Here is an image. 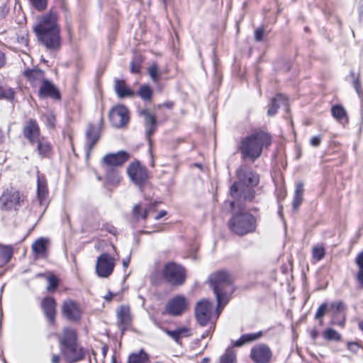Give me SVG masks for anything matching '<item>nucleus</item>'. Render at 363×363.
Wrapping results in <instances>:
<instances>
[{
    "label": "nucleus",
    "mask_w": 363,
    "mask_h": 363,
    "mask_svg": "<svg viewBox=\"0 0 363 363\" xmlns=\"http://www.w3.org/2000/svg\"><path fill=\"white\" fill-rule=\"evenodd\" d=\"M323 337L328 341H340L341 335L335 330L333 328H328L323 333Z\"/></svg>",
    "instance_id": "39"
},
{
    "label": "nucleus",
    "mask_w": 363,
    "mask_h": 363,
    "mask_svg": "<svg viewBox=\"0 0 363 363\" xmlns=\"http://www.w3.org/2000/svg\"><path fill=\"white\" fill-rule=\"evenodd\" d=\"M39 43L46 50L56 52L61 47L60 29L57 14L52 11L43 15L33 27Z\"/></svg>",
    "instance_id": "1"
},
{
    "label": "nucleus",
    "mask_w": 363,
    "mask_h": 363,
    "mask_svg": "<svg viewBox=\"0 0 363 363\" xmlns=\"http://www.w3.org/2000/svg\"><path fill=\"white\" fill-rule=\"evenodd\" d=\"M148 73L150 76V78L154 82H157L159 80V77L160 73L158 69V67L156 63H152L148 68Z\"/></svg>",
    "instance_id": "43"
},
{
    "label": "nucleus",
    "mask_w": 363,
    "mask_h": 363,
    "mask_svg": "<svg viewBox=\"0 0 363 363\" xmlns=\"http://www.w3.org/2000/svg\"><path fill=\"white\" fill-rule=\"evenodd\" d=\"M52 363H59L60 362V356L57 354H53L51 359Z\"/></svg>",
    "instance_id": "59"
},
{
    "label": "nucleus",
    "mask_w": 363,
    "mask_h": 363,
    "mask_svg": "<svg viewBox=\"0 0 363 363\" xmlns=\"http://www.w3.org/2000/svg\"><path fill=\"white\" fill-rule=\"evenodd\" d=\"M15 92L11 88L0 87V99L11 100L14 98Z\"/></svg>",
    "instance_id": "42"
},
{
    "label": "nucleus",
    "mask_w": 363,
    "mask_h": 363,
    "mask_svg": "<svg viewBox=\"0 0 363 363\" xmlns=\"http://www.w3.org/2000/svg\"><path fill=\"white\" fill-rule=\"evenodd\" d=\"M208 359L207 358H203V360H202V363H208Z\"/></svg>",
    "instance_id": "63"
},
{
    "label": "nucleus",
    "mask_w": 363,
    "mask_h": 363,
    "mask_svg": "<svg viewBox=\"0 0 363 363\" xmlns=\"http://www.w3.org/2000/svg\"><path fill=\"white\" fill-rule=\"evenodd\" d=\"M114 90L117 96L121 99L135 96V92L126 86L123 79H115Z\"/></svg>",
    "instance_id": "27"
},
{
    "label": "nucleus",
    "mask_w": 363,
    "mask_h": 363,
    "mask_svg": "<svg viewBox=\"0 0 363 363\" xmlns=\"http://www.w3.org/2000/svg\"><path fill=\"white\" fill-rule=\"evenodd\" d=\"M157 206L156 203H149L147 205L136 204L133 208V216L135 220H146L149 213L152 211H155Z\"/></svg>",
    "instance_id": "23"
},
{
    "label": "nucleus",
    "mask_w": 363,
    "mask_h": 363,
    "mask_svg": "<svg viewBox=\"0 0 363 363\" xmlns=\"http://www.w3.org/2000/svg\"><path fill=\"white\" fill-rule=\"evenodd\" d=\"M41 308L50 323H55L56 313V302L55 299L50 296L45 297L41 302Z\"/></svg>",
    "instance_id": "19"
},
{
    "label": "nucleus",
    "mask_w": 363,
    "mask_h": 363,
    "mask_svg": "<svg viewBox=\"0 0 363 363\" xmlns=\"http://www.w3.org/2000/svg\"><path fill=\"white\" fill-rule=\"evenodd\" d=\"M236 352L231 347L227 348L225 353L219 359V363H236Z\"/></svg>",
    "instance_id": "37"
},
{
    "label": "nucleus",
    "mask_w": 363,
    "mask_h": 363,
    "mask_svg": "<svg viewBox=\"0 0 363 363\" xmlns=\"http://www.w3.org/2000/svg\"><path fill=\"white\" fill-rule=\"evenodd\" d=\"M129 262H130L129 258H128V259H124V260L123 261V267H124L125 268L128 267V264H129Z\"/></svg>",
    "instance_id": "60"
},
{
    "label": "nucleus",
    "mask_w": 363,
    "mask_h": 363,
    "mask_svg": "<svg viewBox=\"0 0 363 363\" xmlns=\"http://www.w3.org/2000/svg\"><path fill=\"white\" fill-rule=\"evenodd\" d=\"M356 279H357L358 283L359 284V286L362 288H363V270L357 271V273L356 275Z\"/></svg>",
    "instance_id": "52"
},
{
    "label": "nucleus",
    "mask_w": 363,
    "mask_h": 363,
    "mask_svg": "<svg viewBox=\"0 0 363 363\" xmlns=\"http://www.w3.org/2000/svg\"><path fill=\"white\" fill-rule=\"evenodd\" d=\"M109 119L113 126L122 128L129 122V111L126 106L118 105L109 113Z\"/></svg>",
    "instance_id": "11"
},
{
    "label": "nucleus",
    "mask_w": 363,
    "mask_h": 363,
    "mask_svg": "<svg viewBox=\"0 0 363 363\" xmlns=\"http://www.w3.org/2000/svg\"><path fill=\"white\" fill-rule=\"evenodd\" d=\"M286 104V97L283 94H277L276 96L272 99L271 105L268 110V115L270 116H273L276 114L278 108L280 104Z\"/></svg>",
    "instance_id": "32"
},
{
    "label": "nucleus",
    "mask_w": 363,
    "mask_h": 363,
    "mask_svg": "<svg viewBox=\"0 0 363 363\" xmlns=\"http://www.w3.org/2000/svg\"><path fill=\"white\" fill-rule=\"evenodd\" d=\"M37 195L40 206L47 205L48 189L45 177L43 175H38Z\"/></svg>",
    "instance_id": "24"
},
{
    "label": "nucleus",
    "mask_w": 363,
    "mask_h": 363,
    "mask_svg": "<svg viewBox=\"0 0 363 363\" xmlns=\"http://www.w3.org/2000/svg\"><path fill=\"white\" fill-rule=\"evenodd\" d=\"M194 311L195 317L199 324L201 326L206 325L211 319L213 311L212 303L206 299L201 300L197 302Z\"/></svg>",
    "instance_id": "10"
},
{
    "label": "nucleus",
    "mask_w": 363,
    "mask_h": 363,
    "mask_svg": "<svg viewBox=\"0 0 363 363\" xmlns=\"http://www.w3.org/2000/svg\"><path fill=\"white\" fill-rule=\"evenodd\" d=\"M359 345L358 344L355 343V342H349L347 344V348L348 350L352 351V352H357V350H359Z\"/></svg>",
    "instance_id": "53"
},
{
    "label": "nucleus",
    "mask_w": 363,
    "mask_h": 363,
    "mask_svg": "<svg viewBox=\"0 0 363 363\" xmlns=\"http://www.w3.org/2000/svg\"><path fill=\"white\" fill-rule=\"evenodd\" d=\"M311 338L315 340L318 336V333L315 329H313L310 333Z\"/></svg>",
    "instance_id": "58"
},
{
    "label": "nucleus",
    "mask_w": 363,
    "mask_h": 363,
    "mask_svg": "<svg viewBox=\"0 0 363 363\" xmlns=\"http://www.w3.org/2000/svg\"><path fill=\"white\" fill-rule=\"evenodd\" d=\"M162 276L171 285L181 286L186 281V270L182 265L169 262L164 264Z\"/></svg>",
    "instance_id": "6"
},
{
    "label": "nucleus",
    "mask_w": 363,
    "mask_h": 363,
    "mask_svg": "<svg viewBox=\"0 0 363 363\" xmlns=\"http://www.w3.org/2000/svg\"><path fill=\"white\" fill-rule=\"evenodd\" d=\"M76 331L71 328H65L60 337V349L77 343Z\"/></svg>",
    "instance_id": "26"
},
{
    "label": "nucleus",
    "mask_w": 363,
    "mask_h": 363,
    "mask_svg": "<svg viewBox=\"0 0 363 363\" xmlns=\"http://www.w3.org/2000/svg\"><path fill=\"white\" fill-rule=\"evenodd\" d=\"M35 143H37L38 152L40 157H49L52 151V147L48 141L43 138H40L35 141Z\"/></svg>",
    "instance_id": "34"
},
{
    "label": "nucleus",
    "mask_w": 363,
    "mask_h": 363,
    "mask_svg": "<svg viewBox=\"0 0 363 363\" xmlns=\"http://www.w3.org/2000/svg\"><path fill=\"white\" fill-rule=\"evenodd\" d=\"M272 356L271 349L264 344L256 345L250 351V357L254 363H269Z\"/></svg>",
    "instance_id": "13"
},
{
    "label": "nucleus",
    "mask_w": 363,
    "mask_h": 363,
    "mask_svg": "<svg viewBox=\"0 0 363 363\" xmlns=\"http://www.w3.org/2000/svg\"><path fill=\"white\" fill-rule=\"evenodd\" d=\"M328 305L326 303H322L318 308L315 318V319H320L322 318L324 315L325 314V312L327 311Z\"/></svg>",
    "instance_id": "46"
},
{
    "label": "nucleus",
    "mask_w": 363,
    "mask_h": 363,
    "mask_svg": "<svg viewBox=\"0 0 363 363\" xmlns=\"http://www.w3.org/2000/svg\"><path fill=\"white\" fill-rule=\"evenodd\" d=\"M100 138L99 130L94 125L89 124L86 131V150L89 156Z\"/></svg>",
    "instance_id": "22"
},
{
    "label": "nucleus",
    "mask_w": 363,
    "mask_h": 363,
    "mask_svg": "<svg viewBox=\"0 0 363 363\" xmlns=\"http://www.w3.org/2000/svg\"><path fill=\"white\" fill-rule=\"evenodd\" d=\"M313 258L317 261L323 259L325 257V249L322 245H315L312 249Z\"/></svg>",
    "instance_id": "40"
},
{
    "label": "nucleus",
    "mask_w": 363,
    "mask_h": 363,
    "mask_svg": "<svg viewBox=\"0 0 363 363\" xmlns=\"http://www.w3.org/2000/svg\"><path fill=\"white\" fill-rule=\"evenodd\" d=\"M38 95L41 98L50 97L54 99H60V94L56 86L49 80L45 79L40 84Z\"/></svg>",
    "instance_id": "20"
},
{
    "label": "nucleus",
    "mask_w": 363,
    "mask_h": 363,
    "mask_svg": "<svg viewBox=\"0 0 363 363\" xmlns=\"http://www.w3.org/2000/svg\"><path fill=\"white\" fill-rule=\"evenodd\" d=\"M138 115L144 117L145 126L146 128V137L150 140L151 135L155 131L157 120L155 115L150 113L146 108L140 109Z\"/></svg>",
    "instance_id": "16"
},
{
    "label": "nucleus",
    "mask_w": 363,
    "mask_h": 363,
    "mask_svg": "<svg viewBox=\"0 0 363 363\" xmlns=\"http://www.w3.org/2000/svg\"><path fill=\"white\" fill-rule=\"evenodd\" d=\"M127 173L130 180L142 191L149 179V173L146 167L141 164L139 161H135L128 165Z\"/></svg>",
    "instance_id": "7"
},
{
    "label": "nucleus",
    "mask_w": 363,
    "mask_h": 363,
    "mask_svg": "<svg viewBox=\"0 0 363 363\" xmlns=\"http://www.w3.org/2000/svg\"><path fill=\"white\" fill-rule=\"evenodd\" d=\"M321 142V137L320 135L313 136L310 140V144L313 147H318Z\"/></svg>",
    "instance_id": "51"
},
{
    "label": "nucleus",
    "mask_w": 363,
    "mask_h": 363,
    "mask_svg": "<svg viewBox=\"0 0 363 363\" xmlns=\"http://www.w3.org/2000/svg\"><path fill=\"white\" fill-rule=\"evenodd\" d=\"M164 332L172 338L177 344L181 345L182 337H186L191 335L190 329L186 327L179 328L174 330H170L168 329H164Z\"/></svg>",
    "instance_id": "28"
},
{
    "label": "nucleus",
    "mask_w": 363,
    "mask_h": 363,
    "mask_svg": "<svg viewBox=\"0 0 363 363\" xmlns=\"http://www.w3.org/2000/svg\"><path fill=\"white\" fill-rule=\"evenodd\" d=\"M48 285L47 286V290L48 291H53L58 286L59 281L58 279L54 276L51 275L48 277Z\"/></svg>",
    "instance_id": "44"
},
{
    "label": "nucleus",
    "mask_w": 363,
    "mask_h": 363,
    "mask_svg": "<svg viewBox=\"0 0 363 363\" xmlns=\"http://www.w3.org/2000/svg\"><path fill=\"white\" fill-rule=\"evenodd\" d=\"M13 248L11 245H0V267L6 264L11 259Z\"/></svg>",
    "instance_id": "31"
},
{
    "label": "nucleus",
    "mask_w": 363,
    "mask_h": 363,
    "mask_svg": "<svg viewBox=\"0 0 363 363\" xmlns=\"http://www.w3.org/2000/svg\"><path fill=\"white\" fill-rule=\"evenodd\" d=\"M61 352L65 359L70 363L79 362L83 359L85 356L84 350L79 346L77 343L62 347Z\"/></svg>",
    "instance_id": "14"
},
{
    "label": "nucleus",
    "mask_w": 363,
    "mask_h": 363,
    "mask_svg": "<svg viewBox=\"0 0 363 363\" xmlns=\"http://www.w3.org/2000/svg\"><path fill=\"white\" fill-rule=\"evenodd\" d=\"M264 29L262 28H258L255 32V38L257 41H262L264 38Z\"/></svg>",
    "instance_id": "50"
},
{
    "label": "nucleus",
    "mask_w": 363,
    "mask_h": 363,
    "mask_svg": "<svg viewBox=\"0 0 363 363\" xmlns=\"http://www.w3.org/2000/svg\"><path fill=\"white\" fill-rule=\"evenodd\" d=\"M47 242L48 240L44 238H38L33 242L31 249L35 258L42 257L45 255Z\"/></svg>",
    "instance_id": "29"
},
{
    "label": "nucleus",
    "mask_w": 363,
    "mask_h": 363,
    "mask_svg": "<svg viewBox=\"0 0 363 363\" xmlns=\"http://www.w3.org/2000/svg\"><path fill=\"white\" fill-rule=\"evenodd\" d=\"M355 263L358 267V270H363V251L356 257Z\"/></svg>",
    "instance_id": "49"
},
{
    "label": "nucleus",
    "mask_w": 363,
    "mask_h": 363,
    "mask_svg": "<svg viewBox=\"0 0 363 363\" xmlns=\"http://www.w3.org/2000/svg\"><path fill=\"white\" fill-rule=\"evenodd\" d=\"M107 351H108L107 346H104L102 347V352H103L104 356H106Z\"/></svg>",
    "instance_id": "61"
},
{
    "label": "nucleus",
    "mask_w": 363,
    "mask_h": 363,
    "mask_svg": "<svg viewBox=\"0 0 363 363\" xmlns=\"http://www.w3.org/2000/svg\"><path fill=\"white\" fill-rule=\"evenodd\" d=\"M167 211L164 210L160 211L155 217V220H157L166 216Z\"/></svg>",
    "instance_id": "56"
},
{
    "label": "nucleus",
    "mask_w": 363,
    "mask_h": 363,
    "mask_svg": "<svg viewBox=\"0 0 363 363\" xmlns=\"http://www.w3.org/2000/svg\"><path fill=\"white\" fill-rule=\"evenodd\" d=\"M62 313L69 320L77 321L81 318L82 312L75 302L68 300L63 303Z\"/></svg>",
    "instance_id": "15"
},
{
    "label": "nucleus",
    "mask_w": 363,
    "mask_h": 363,
    "mask_svg": "<svg viewBox=\"0 0 363 363\" xmlns=\"http://www.w3.org/2000/svg\"><path fill=\"white\" fill-rule=\"evenodd\" d=\"M6 63L5 55L3 52L0 51V68L4 66Z\"/></svg>",
    "instance_id": "55"
},
{
    "label": "nucleus",
    "mask_w": 363,
    "mask_h": 363,
    "mask_svg": "<svg viewBox=\"0 0 363 363\" xmlns=\"http://www.w3.org/2000/svg\"><path fill=\"white\" fill-rule=\"evenodd\" d=\"M187 304V301L184 296L177 295L167 301L165 309L169 315L179 316L186 310Z\"/></svg>",
    "instance_id": "12"
},
{
    "label": "nucleus",
    "mask_w": 363,
    "mask_h": 363,
    "mask_svg": "<svg viewBox=\"0 0 363 363\" xmlns=\"http://www.w3.org/2000/svg\"><path fill=\"white\" fill-rule=\"evenodd\" d=\"M23 74L33 86L41 84L46 79L44 71L40 69H27L23 72Z\"/></svg>",
    "instance_id": "25"
},
{
    "label": "nucleus",
    "mask_w": 363,
    "mask_h": 363,
    "mask_svg": "<svg viewBox=\"0 0 363 363\" xmlns=\"http://www.w3.org/2000/svg\"><path fill=\"white\" fill-rule=\"evenodd\" d=\"M209 283L216 296L218 308L224 307L228 302V290L231 289L232 275L225 270H219L209 277Z\"/></svg>",
    "instance_id": "5"
},
{
    "label": "nucleus",
    "mask_w": 363,
    "mask_h": 363,
    "mask_svg": "<svg viewBox=\"0 0 363 363\" xmlns=\"http://www.w3.org/2000/svg\"><path fill=\"white\" fill-rule=\"evenodd\" d=\"M116 315L118 328L123 332L131 322L130 308L127 306H121L116 311Z\"/></svg>",
    "instance_id": "21"
},
{
    "label": "nucleus",
    "mask_w": 363,
    "mask_h": 363,
    "mask_svg": "<svg viewBox=\"0 0 363 363\" xmlns=\"http://www.w3.org/2000/svg\"><path fill=\"white\" fill-rule=\"evenodd\" d=\"M32 6L38 11H44L48 6L47 0H29Z\"/></svg>",
    "instance_id": "45"
},
{
    "label": "nucleus",
    "mask_w": 363,
    "mask_h": 363,
    "mask_svg": "<svg viewBox=\"0 0 363 363\" xmlns=\"http://www.w3.org/2000/svg\"><path fill=\"white\" fill-rule=\"evenodd\" d=\"M116 294H113L112 292L109 291L105 296H104V299L107 301H111V299L113 298V296H115Z\"/></svg>",
    "instance_id": "57"
},
{
    "label": "nucleus",
    "mask_w": 363,
    "mask_h": 363,
    "mask_svg": "<svg viewBox=\"0 0 363 363\" xmlns=\"http://www.w3.org/2000/svg\"><path fill=\"white\" fill-rule=\"evenodd\" d=\"M195 166L199 167V168H201V164H199V163H196L195 164Z\"/></svg>",
    "instance_id": "64"
},
{
    "label": "nucleus",
    "mask_w": 363,
    "mask_h": 363,
    "mask_svg": "<svg viewBox=\"0 0 363 363\" xmlns=\"http://www.w3.org/2000/svg\"><path fill=\"white\" fill-rule=\"evenodd\" d=\"M331 308L336 312H339L345 308V304L342 301H339L331 303Z\"/></svg>",
    "instance_id": "48"
},
{
    "label": "nucleus",
    "mask_w": 363,
    "mask_h": 363,
    "mask_svg": "<svg viewBox=\"0 0 363 363\" xmlns=\"http://www.w3.org/2000/svg\"><path fill=\"white\" fill-rule=\"evenodd\" d=\"M272 142L270 135L262 130L255 131L241 139L238 150L242 160L254 162L258 159L264 148H267Z\"/></svg>",
    "instance_id": "3"
},
{
    "label": "nucleus",
    "mask_w": 363,
    "mask_h": 363,
    "mask_svg": "<svg viewBox=\"0 0 363 363\" xmlns=\"http://www.w3.org/2000/svg\"><path fill=\"white\" fill-rule=\"evenodd\" d=\"M332 116L339 122H347V111L341 105H334L331 107Z\"/></svg>",
    "instance_id": "33"
},
{
    "label": "nucleus",
    "mask_w": 363,
    "mask_h": 363,
    "mask_svg": "<svg viewBox=\"0 0 363 363\" xmlns=\"http://www.w3.org/2000/svg\"><path fill=\"white\" fill-rule=\"evenodd\" d=\"M114 267V259L108 253H103L97 258L96 273L99 277L107 278L112 274Z\"/></svg>",
    "instance_id": "9"
},
{
    "label": "nucleus",
    "mask_w": 363,
    "mask_h": 363,
    "mask_svg": "<svg viewBox=\"0 0 363 363\" xmlns=\"http://www.w3.org/2000/svg\"><path fill=\"white\" fill-rule=\"evenodd\" d=\"M303 184L298 183L296 186L294 201H293V208L297 210L303 201Z\"/></svg>",
    "instance_id": "36"
},
{
    "label": "nucleus",
    "mask_w": 363,
    "mask_h": 363,
    "mask_svg": "<svg viewBox=\"0 0 363 363\" xmlns=\"http://www.w3.org/2000/svg\"><path fill=\"white\" fill-rule=\"evenodd\" d=\"M130 158V154L125 151L107 154L103 158V162L109 166H121Z\"/></svg>",
    "instance_id": "17"
},
{
    "label": "nucleus",
    "mask_w": 363,
    "mask_h": 363,
    "mask_svg": "<svg viewBox=\"0 0 363 363\" xmlns=\"http://www.w3.org/2000/svg\"><path fill=\"white\" fill-rule=\"evenodd\" d=\"M242 201L238 202L235 200L225 201V205L229 206L230 210L235 208L237 204L239 211L235 213L232 218L228 220V227L230 230L238 236H244L252 233L257 228V219L252 213L244 211Z\"/></svg>",
    "instance_id": "4"
},
{
    "label": "nucleus",
    "mask_w": 363,
    "mask_h": 363,
    "mask_svg": "<svg viewBox=\"0 0 363 363\" xmlns=\"http://www.w3.org/2000/svg\"><path fill=\"white\" fill-rule=\"evenodd\" d=\"M238 182H235L230 188V196L238 202L252 201L255 197L254 187L259 182V176L255 172L245 167L236 170Z\"/></svg>",
    "instance_id": "2"
},
{
    "label": "nucleus",
    "mask_w": 363,
    "mask_h": 363,
    "mask_svg": "<svg viewBox=\"0 0 363 363\" xmlns=\"http://www.w3.org/2000/svg\"><path fill=\"white\" fill-rule=\"evenodd\" d=\"M3 138H4L3 133H2V131L0 130V142L2 140Z\"/></svg>",
    "instance_id": "62"
},
{
    "label": "nucleus",
    "mask_w": 363,
    "mask_h": 363,
    "mask_svg": "<svg viewBox=\"0 0 363 363\" xmlns=\"http://www.w3.org/2000/svg\"><path fill=\"white\" fill-rule=\"evenodd\" d=\"M353 86L359 97H363V91L361 89V83L358 79H354Z\"/></svg>",
    "instance_id": "47"
},
{
    "label": "nucleus",
    "mask_w": 363,
    "mask_h": 363,
    "mask_svg": "<svg viewBox=\"0 0 363 363\" xmlns=\"http://www.w3.org/2000/svg\"><path fill=\"white\" fill-rule=\"evenodd\" d=\"M23 135L31 144L40 139V128L34 119H30L23 128Z\"/></svg>",
    "instance_id": "18"
},
{
    "label": "nucleus",
    "mask_w": 363,
    "mask_h": 363,
    "mask_svg": "<svg viewBox=\"0 0 363 363\" xmlns=\"http://www.w3.org/2000/svg\"><path fill=\"white\" fill-rule=\"evenodd\" d=\"M262 335V331L242 335L238 340L233 342V345L238 347H242L245 344L258 340Z\"/></svg>",
    "instance_id": "30"
},
{
    "label": "nucleus",
    "mask_w": 363,
    "mask_h": 363,
    "mask_svg": "<svg viewBox=\"0 0 363 363\" xmlns=\"http://www.w3.org/2000/svg\"><path fill=\"white\" fill-rule=\"evenodd\" d=\"M152 94V89L147 84H142L138 91V95L145 101H150Z\"/></svg>",
    "instance_id": "38"
},
{
    "label": "nucleus",
    "mask_w": 363,
    "mask_h": 363,
    "mask_svg": "<svg viewBox=\"0 0 363 363\" xmlns=\"http://www.w3.org/2000/svg\"><path fill=\"white\" fill-rule=\"evenodd\" d=\"M174 106V103L172 102V101H168V102H165V103H163L162 104H159L157 106L158 108H162V107H165L167 108H172V106Z\"/></svg>",
    "instance_id": "54"
},
{
    "label": "nucleus",
    "mask_w": 363,
    "mask_h": 363,
    "mask_svg": "<svg viewBox=\"0 0 363 363\" xmlns=\"http://www.w3.org/2000/svg\"><path fill=\"white\" fill-rule=\"evenodd\" d=\"M23 201V196L18 191L13 188L6 189L0 196V208L4 211L16 210Z\"/></svg>",
    "instance_id": "8"
},
{
    "label": "nucleus",
    "mask_w": 363,
    "mask_h": 363,
    "mask_svg": "<svg viewBox=\"0 0 363 363\" xmlns=\"http://www.w3.org/2000/svg\"><path fill=\"white\" fill-rule=\"evenodd\" d=\"M148 361L149 356L143 350L131 353L128 359V363H147Z\"/></svg>",
    "instance_id": "35"
},
{
    "label": "nucleus",
    "mask_w": 363,
    "mask_h": 363,
    "mask_svg": "<svg viewBox=\"0 0 363 363\" xmlns=\"http://www.w3.org/2000/svg\"><path fill=\"white\" fill-rule=\"evenodd\" d=\"M143 59L141 56H135L130 62V72L132 73L138 74L140 71V65Z\"/></svg>",
    "instance_id": "41"
}]
</instances>
